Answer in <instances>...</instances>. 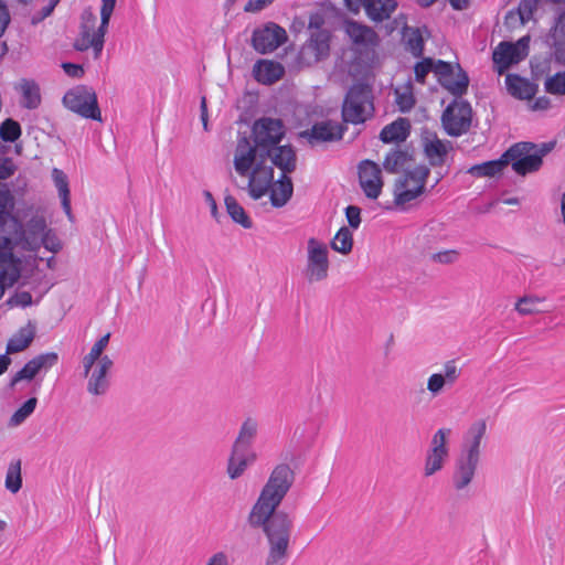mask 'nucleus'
Masks as SVG:
<instances>
[{
    "mask_svg": "<svg viewBox=\"0 0 565 565\" xmlns=\"http://www.w3.org/2000/svg\"><path fill=\"white\" fill-rule=\"evenodd\" d=\"M294 482V472L286 463L271 471L248 515L253 527H263L269 551L266 565H285L292 530V521L285 512H276Z\"/></svg>",
    "mask_w": 565,
    "mask_h": 565,
    "instance_id": "obj_1",
    "label": "nucleus"
},
{
    "mask_svg": "<svg viewBox=\"0 0 565 565\" xmlns=\"http://www.w3.org/2000/svg\"><path fill=\"white\" fill-rule=\"evenodd\" d=\"M100 23L97 25V17L90 9H85L81 15L79 33L74 47L77 51L93 49L99 56L104 47V28L106 26V0H100Z\"/></svg>",
    "mask_w": 565,
    "mask_h": 565,
    "instance_id": "obj_2",
    "label": "nucleus"
},
{
    "mask_svg": "<svg viewBox=\"0 0 565 565\" xmlns=\"http://www.w3.org/2000/svg\"><path fill=\"white\" fill-rule=\"evenodd\" d=\"M373 92L369 85L354 84L347 93L342 105L345 122L363 124L373 116Z\"/></svg>",
    "mask_w": 565,
    "mask_h": 565,
    "instance_id": "obj_3",
    "label": "nucleus"
},
{
    "mask_svg": "<svg viewBox=\"0 0 565 565\" xmlns=\"http://www.w3.org/2000/svg\"><path fill=\"white\" fill-rule=\"evenodd\" d=\"M429 174V168L424 164L405 169L394 184V203L397 206H404L420 196L425 191Z\"/></svg>",
    "mask_w": 565,
    "mask_h": 565,
    "instance_id": "obj_4",
    "label": "nucleus"
},
{
    "mask_svg": "<svg viewBox=\"0 0 565 565\" xmlns=\"http://www.w3.org/2000/svg\"><path fill=\"white\" fill-rule=\"evenodd\" d=\"M330 269L329 249L326 243L311 237L307 242L305 276L309 282L327 279Z\"/></svg>",
    "mask_w": 565,
    "mask_h": 565,
    "instance_id": "obj_5",
    "label": "nucleus"
},
{
    "mask_svg": "<svg viewBox=\"0 0 565 565\" xmlns=\"http://www.w3.org/2000/svg\"><path fill=\"white\" fill-rule=\"evenodd\" d=\"M503 158L507 160V167L511 164L513 171L519 175L536 172L542 166V160L539 153L536 154L533 142H518L511 146L503 153Z\"/></svg>",
    "mask_w": 565,
    "mask_h": 565,
    "instance_id": "obj_6",
    "label": "nucleus"
},
{
    "mask_svg": "<svg viewBox=\"0 0 565 565\" xmlns=\"http://www.w3.org/2000/svg\"><path fill=\"white\" fill-rule=\"evenodd\" d=\"M63 104L70 110L85 118L102 121V114L97 105L96 95L85 86H76L70 89L63 97Z\"/></svg>",
    "mask_w": 565,
    "mask_h": 565,
    "instance_id": "obj_7",
    "label": "nucleus"
},
{
    "mask_svg": "<svg viewBox=\"0 0 565 565\" xmlns=\"http://www.w3.org/2000/svg\"><path fill=\"white\" fill-rule=\"evenodd\" d=\"M472 109L469 103L456 99L447 106L441 116L443 126L449 136L467 132L471 125Z\"/></svg>",
    "mask_w": 565,
    "mask_h": 565,
    "instance_id": "obj_8",
    "label": "nucleus"
},
{
    "mask_svg": "<svg viewBox=\"0 0 565 565\" xmlns=\"http://www.w3.org/2000/svg\"><path fill=\"white\" fill-rule=\"evenodd\" d=\"M451 434L449 428L438 429L431 437L424 465V476L430 477L440 471L449 457L447 439Z\"/></svg>",
    "mask_w": 565,
    "mask_h": 565,
    "instance_id": "obj_9",
    "label": "nucleus"
},
{
    "mask_svg": "<svg viewBox=\"0 0 565 565\" xmlns=\"http://www.w3.org/2000/svg\"><path fill=\"white\" fill-rule=\"evenodd\" d=\"M49 225L43 215H33L24 225L21 223V230L15 236V247L25 252H38L41 247V239Z\"/></svg>",
    "mask_w": 565,
    "mask_h": 565,
    "instance_id": "obj_10",
    "label": "nucleus"
},
{
    "mask_svg": "<svg viewBox=\"0 0 565 565\" xmlns=\"http://www.w3.org/2000/svg\"><path fill=\"white\" fill-rule=\"evenodd\" d=\"M254 141L258 148L267 150L280 142L285 127L280 119L260 118L253 126Z\"/></svg>",
    "mask_w": 565,
    "mask_h": 565,
    "instance_id": "obj_11",
    "label": "nucleus"
},
{
    "mask_svg": "<svg viewBox=\"0 0 565 565\" xmlns=\"http://www.w3.org/2000/svg\"><path fill=\"white\" fill-rule=\"evenodd\" d=\"M286 40L287 33L284 28L276 23H267L254 30L252 45L258 53L267 54L282 45Z\"/></svg>",
    "mask_w": 565,
    "mask_h": 565,
    "instance_id": "obj_12",
    "label": "nucleus"
},
{
    "mask_svg": "<svg viewBox=\"0 0 565 565\" xmlns=\"http://www.w3.org/2000/svg\"><path fill=\"white\" fill-rule=\"evenodd\" d=\"M436 76L440 85L452 95L461 96L467 92L469 78L460 66L455 68L450 63L438 60Z\"/></svg>",
    "mask_w": 565,
    "mask_h": 565,
    "instance_id": "obj_13",
    "label": "nucleus"
},
{
    "mask_svg": "<svg viewBox=\"0 0 565 565\" xmlns=\"http://www.w3.org/2000/svg\"><path fill=\"white\" fill-rule=\"evenodd\" d=\"M248 178V193L254 200L262 199L269 192L274 183V169L268 164V159H260L247 174Z\"/></svg>",
    "mask_w": 565,
    "mask_h": 565,
    "instance_id": "obj_14",
    "label": "nucleus"
},
{
    "mask_svg": "<svg viewBox=\"0 0 565 565\" xmlns=\"http://www.w3.org/2000/svg\"><path fill=\"white\" fill-rule=\"evenodd\" d=\"M260 149L256 145L253 146L247 138L238 140L234 153V168L241 177H247L258 160L267 159Z\"/></svg>",
    "mask_w": 565,
    "mask_h": 565,
    "instance_id": "obj_15",
    "label": "nucleus"
},
{
    "mask_svg": "<svg viewBox=\"0 0 565 565\" xmlns=\"http://www.w3.org/2000/svg\"><path fill=\"white\" fill-rule=\"evenodd\" d=\"M487 434L486 419H478L473 422L462 436L459 455L472 458L480 461L481 458V443Z\"/></svg>",
    "mask_w": 565,
    "mask_h": 565,
    "instance_id": "obj_16",
    "label": "nucleus"
},
{
    "mask_svg": "<svg viewBox=\"0 0 565 565\" xmlns=\"http://www.w3.org/2000/svg\"><path fill=\"white\" fill-rule=\"evenodd\" d=\"M359 181L364 194L372 200L380 196L383 189L382 171L379 164L365 160L359 164Z\"/></svg>",
    "mask_w": 565,
    "mask_h": 565,
    "instance_id": "obj_17",
    "label": "nucleus"
},
{
    "mask_svg": "<svg viewBox=\"0 0 565 565\" xmlns=\"http://www.w3.org/2000/svg\"><path fill=\"white\" fill-rule=\"evenodd\" d=\"M58 361V355L56 352H46L39 354L31 359L29 362L24 364V366L17 372L10 381V386L13 387L15 384L22 380L31 381L36 374L41 371H47L53 367Z\"/></svg>",
    "mask_w": 565,
    "mask_h": 565,
    "instance_id": "obj_18",
    "label": "nucleus"
},
{
    "mask_svg": "<svg viewBox=\"0 0 565 565\" xmlns=\"http://www.w3.org/2000/svg\"><path fill=\"white\" fill-rule=\"evenodd\" d=\"M256 459L257 455L253 447L234 443L227 463V473L230 478L233 480L239 478L247 467L254 463Z\"/></svg>",
    "mask_w": 565,
    "mask_h": 565,
    "instance_id": "obj_19",
    "label": "nucleus"
},
{
    "mask_svg": "<svg viewBox=\"0 0 565 565\" xmlns=\"http://www.w3.org/2000/svg\"><path fill=\"white\" fill-rule=\"evenodd\" d=\"M423 148L426 159L433 167L445 164L449 152L454 149L450 141L441 140L434 134H427L423 138Z\"/></svg>",
    "mask_w": 565,
    "mask_h": 565,
    "instance_id": "obj_20",
    "label": "nucleus"
},
{
    "mask_svg": "<svg viewBox=\"0 0 565 565\" xmlns=\"http://www.w3.org/2000/svg\"><path fill=\"white\" fill-rule=\"evenodd\" d=\"M460 376V370L458 369L454 360L447 361L444 364L441 373H433L427 380V391L433 397L441 394L445 387H451Z\"/></svg>",
    "mask_w": 565,
    "mask_h": 565,
    "instance_id": "obj_21",
    "label": "nucleus"
},
{
    "mask_svg": "<svg viewBox=\"0 0 565 565\" xmlns=\"http://www.w3.org/2000/svg\"><path fill=\"white\" fill-rule=\"evenodd\" d=\"M21 276V260L13 253L0 252V299L8 287L13 286Z\"/></svg>",
    "mask_w": 565,
    "mask_h": 565,
    "instance_id": "obj_22",
    "label": "nucleus"
},
{
    "mask_svg": "<svg viewBox=\"0 0 565 565\" xmlns=\"http://www.w3.org/2000/svg\"><path fill=\"white\" fill-rule=\"evenodd\" d=\"M344 134L343 126L334 120H323L316 122L310 130L302 135L308 137L310 143L330 142L342 139Z\"/></svg>",
    "mask_w": 565,
    "mask_h": 565,
    "instance_id": "obj_23",
    "label": "nucleus"
},
{
    "mask_svg": "<svg viewBox=\"0 0 565 565\" xmlns=\"http://www.w3.org/2000/svg\"><path fill=\"white\" fill-rule=\"evenodd\" d=\"M21 230V221L8 211H0V252L13 253L15 236Z\"/></svg>",
    "mask_w": 565,
    "mask_h": 565,
    "instance_id": "obj_24",
    "label": "nucleus"
},
{
    "mask_svg": "<svg viewBox=\"0 0 565 565\" xmlns=\"http://www.w3.org/2000/svg\"><path fill=\"white\" fill-rule=\"evenodd\" d=\"M344 32L358 49H369L377 42V34L372 28L354 20L344 22Z\"/></svg>",
    "mask_w": 565,
    "mask_h": 565,
    "instance_id": "obj_25",
    "label": "nucleus"
},
{
    "mask_svg": "<svg viewBox=\"0 0 565 565\" xmlns=\"http://www.w3.org/2000/svg\"><path fill=\"white\" fill-rule=\"evenodd\" d=\"M479 463V460L458 455L452 473V484L456 490H465L472 482Z\"/></svg>",
    "mask_w": 565,
    "mask_h": 565,
    "instance_id": "obj_26",
    "label": "nucleus"
},
{
    "mask_svg": "<svg viewBox=\"0 0 565 565\" xmlns=\"http://www.w3.org/2000/svg\"><path fill=\"white\" fill-rule=\"evenodd\" d=\"M270 158V163L281 170V174L288 175L296 169L297 157L290 146H274L266 150V156Z\"/></svg>",
    "mask_w": 565,
    "mask_h": 565,
    "instance_id": "obj_27",
    "label": "nucleus"
},
{
    "mask_svg": "<svg viewBox=\"0 0 565 565\" xmlns=\"http://www.w3.org/2000/svg\"><path fill=\"white\" fill-rule=\"evenodd\" d=\"M505 87L512 97L520 100H530L537 92V84L518 74L505 76Z\"/></svg>",
    "mask_w": 565,
    "mask_h": 565,
    "instance_id": "obj_28",
    "label": "nucleus"
},
{
    "mask_svg": "<svg viewBox=\"0 0 565 565\" xmlns=\"http://www.w3.org/2000/svg\"><path fill=\"white\" fill-rule=\"evenodd\" d=\"M253 74L258 83L270 85L284 76L285 68L278 62L260 60L254 65Z\"/></svg>",
    "mask_w": 565,
    "mask_h": 565,
    "instance_id": "obj_29",
    "label": "nucleus"
},
{
    "mask_svg": "<svg viewBox=\"0 0 565 565\" xmlns=\"http://www.w3.org/2000/svg\"><path fill=\"white\" fill-rule=\"evenodd\" d=\"M493 64L497 72L502 75L511 65L522 61L521 56L512 49L511 42H501L494 49L492 54Z\"/></svg>",
    "mask_w": 565,
    "mask_h": 565,
    "instance_id": "obj_30",
    "label": "nucleus"
},
{
    "mask_svg": "<svg viewBox=\"0 0 565 565\" xmlns=\"http://www.w3.org/2000/svg\"><path fill=\"white\" fill-rule=\"evenodd\" d=\"M35 326L29 321L26 326L20 328L8 341L6 354H13L24 351L30 347L35 337Z\"/></svg>",
    "mask_w": 565,
    "mask_h": 565,
    "instance_id": "obj_31",
    "label": "nucleus"
},
{
    "mask_svg": "<svg viewBox=\"0 0 565 565\" xmlns=\"http://www.w3.org/2000/svg\"><path fill=\"white\" fill-rule=\"evenodd\" d=\"M396 0H365L364 9L366 15L375 22H382L391 18L396 10Z\"/></svg>",
    "mask_w": 565,
    "mask_h": 565,
    "instance_id": "obj_32",
    "label": "nucleus"
},
{
    "mask_svg": "<svg viewBox=\"0 0 565 565\" xmlns=\"http://www.w3.org/2000/svg\"><path fill=\"white\" fill-rule=\"evenodd\" d=\"M539 0H522L515 11H510L505 17V23L510 28L524 25L533 19L537 10Z\"/></svg>",
    "mask_w": 565,
    "mask_h": 565,
    "instance_id": "obj_33",
    "label": "nucleus"
},
{
    "mask_svg": "<svg viewBox=\"0 0 565 565\" xmlns=\"http://www.w3.org/2000/svg\"><path fill=\"white\" fill-rule=\"evenodd\" d=\"M292 183L288 175L281 174V177L271 185L269 189L270 202L275 207L284 206L292 195Z\"/></svg>",
    "mask_w": 565,
    "mask_h": 565,
    "instance_id": "obj_34",
    "label": "nucleus"
},
{
    "mask_svg": "<svg viewBox=\"0 0 565 565\" xmlns=\"http://www.w3.org/2000/svg\"><path fill=\"white\" fill-rule=\"evenodd\" d=\"M330 31L311 32L305 50L313 54L316 60L319 61L328 56L330 51Z\"/></svg>",
    "mask_w": 565,
    "mask_h": 565,
    "instance_id": "obj_35",
    "label": "nucleus"
},
{
    "mask_svg": "<svg viewBox=\"0 0 565 565\" xmlns=\"http://www.w3.org/2000/svg\"><path fill=\"white\" fill-rule=\"evenodd\" d=\"M17 88L22 95L21 106L26 109H35L41 104L40 87L35 81L22 78Z\"/></svg>",
    "mask_w": 565,
    "mask_h": 565,
    "instance_id": "obj_36",
    "label": "nucleus"
},
{
    "mask_svg": "<svg viewBox=\"0 0 565 565\" xmlns=\"http://www.w3.org/2000/svg\"><path fill=\"white\" fill-rule=\"evenodd\" d=\"M507 168V160L503 154L497 160L486 161L479 164H475L467 170V173L476 178H494L503 173Z\"/></svg>",
    "mask_w": 565,
    "mask_h": 565,
    "instance_id": "obj_37",
    "label": "nucleus"
},
{
    "mask_svg": "<svg viewBox=\"0 0 565 565\" xmlns=\"http://www.w3.org/2000/svg\"><path fill=\"white\" fill-rule=\"evenodd\" d=\"M409 135V122L407 119L399 118L392 124L385 126L381 134L380 138L383 142H398L404 141Z\"/></svg>",
    "mask_w": 565,
    "mask_h": 565,
    "instance_id": "obj_38",
    "label": "nucleus"
},
{
    "mask_svg": "<svg viewBox=\"0 0 565 565\" xmlns=\"http://www.w3.org/2000/svg\"><path fill=\"white\" fill-rule=\"evenodd\" d=\"M52 179L58 191V196L61 199L63 210L67 216L71 217L72 212L67 175L61 169L54 168L52 170Z\"/></svg>",
    "mask_w": 565,
    "mask_h": 565,
    "instance_id": "obj_39",
    "label": "nucleus"
},
{
    "mask_svg": "<svg viewBox=\"0 0 565 565\" xmlns=\"http://www.w3.org/2000/svg\"><path fill=\"white\" fill-rule=\"evenodd\" d=\"M106 361L102 360L97 366L86 377L88 379L87 391L93 395H102L105 393Z\"/></svg>",
    "mask_w": 565,
    "mask_h": 565,
    "instance_id": "obj_40",
    "label": "nucleus"
},
{
    "mask_svg": "<svg viewBox=\"0 0 565 565\" xmlns=\"http://www.w3.org/2000/svg\"><path fill=\"white\" fill-rule=\"evenodd\" d=\"M106 349V335H103L98 339V341L93 345L88 354L83 358V376L87 377L95 365L96 362H100L102 360L106 361V358L102 359V353Z\"/></svg>",
    "mask_w": 565,
    "mask_h": 565,
    "instance_id": "obj_41",
    "label": "nucleus"
},
{
    "mask_svg": "<svg viewBox=\"0 0 565 565\" xmlns=\"http://www.w3.org/2000/svg\"><path fill=\"white\" fill-rule=\"evenodd\" d=\"M395 103L402 113H408L415 106L416 98L411 82L395 88Z\"/></svg>",
    "mask_w": 565,
    "mask_h": 565,
    "instance_id": "obj_42",
    "label": "nucleus"
},
{
    "mask_svg": "<svg viewBox=\"0 0 565 565\" xmlns=\"http://www.w3.org/2000/svg\"><path fill=\"white\" fill-rule=\"evenodd\" d=\"M225 205L227 213L234 222L241 224L244 228H250L253 226L249 216L246 214L243 206L233 196L225 198Z\"/></svg>",
    "mask_w": 565,
    "mask_h": 565,
    "instance_id": "obj_43",
    "label": "nucleus"
},
{
    "mask_svg": "<svg viewBox=\"0 0 565 565\" xmlns=\"http://www.w3.org/2000/svg\"><path fill=\"white\" fill-rule=\"evenodd\" d=\"M6 489L11 493H17L22 488L21 460L15 459L9 463L6 475Z\"/></svg>",
    "mask_w": 565,
    "mask_h": 565,
    "instance_id": "obj_44",
    "label": "nucleus"
},
{
    "mask_svg": "<svg viewBox=\"0 0 565 565\" xmlns=\"http://www.w3.org/2000/svg\"><path fill=\"white\" fill-rule=\"evenodd\" d=\"M257 430H258V423L256 422V419L247 418L242 424L238 435L234 443L243 445V446H247V447H253V444L257 436Z\"/></svg>",
    "mask_w": 565,
    "mask_h": 565,
    "instance_id": "obj_45",
    "label": "nucleus"
},
{
    "mask_svg": "<svg viewBox=\"0 0 565 565\" xmlns=\"http://www.w3.org/2000/svg\"><path fill=\"white\" fill-rule=\"evenodd\" d=\"M333 250L347 255L352 250L353 247V234L352 232L343 226L341 227L331 242Z\"/></svg>",
    "mask_w": 565,
    "mask_h": 565,
    "instance_id": "obj_46",
    "label": "nucleus"
},
{
    "mask_svg": "<svg viewBox=\"0 0 565 565\" xmlns=\"http://www.w3.org/2000/svg\"><path fill=\"white\" fill-rule=\"evenodd\" d=\"M409 160L406 151L392 150L388 152L383 161V167L387 172L396 173L404 169Z\"/></svg>",
    "mask_w": 565,
    "mask_h": 565,
    "instance_id": "obj_47",
    "label": "nucleus"
},
{
    "mask_svg": "<svg viewBox=\"0 0 565 565\" xmlns=\"http://www.w3.org/2000/svg\"><path fill=\"white\" fill-rule=\"evenodd\" d=\"M404 40L407 49L414 56L422 55L424 41L418 29L406 28L404 31Z\"/></svg>",
    "mask_w": 565,
    "mask_h": 565,
    "instance_id": "obj_48",
    "label": "nucleus"
},
{
    "mask_svg": "<svg viewBox=\"0 0 565 565\" xmlns=\"http://www.w3.org/2000/svg\"><path fill=\"white\" fill-rule=\"evenodd\" d=\"M36 404L38 399L35 397L25 401L23 405L12 414L9 425L12 427L21 425L34 412Z\"/></svg>",
    "mask_w": 565,
    "mask_h": 565,
    "instance_id": "obj_49",
    "label": "nucleus"
},
{
    "mask_svg": "<svg viewBox=\"0 0 565 565\" xmlns=\"http://www.w3.org/2000/svg\"><path fill=\"white\" fill-rule=\"evenodd\" d=\"M21 136L20 124L11 118L0 125V138L7 142H14Z\"/></svg>",
    "mask_w": 565,
    "mask_h": 565,
    "instance_id": "obj_50",
    "label": "nucleus"
},
{
    "mask_svg": "<svg viewBox=\"0 0 565 565\" xmlns=\"http://www.w3.org/2000/svg\"><path fill=\"white\" fill-rule=\"evenodd\" d=\"M545 89L553 95H565V72H558L545 82Z\"/></svg>",
    "mask_w": 565,
    "mask_h": 565,
    "instance_id": "obj_51",
    "label": "nucleus"
},
{
    "mask_svg": "<svg viewBox=\"0 0 565 565\" xmlns=\"http://www.w3.org/2000/svg\"><path fill=\"white\" fill-rule=\"evenodd\" d=\"M436 65L437 61L433 58H424L423 61L418 62L414 67L416 81L419 83H424L426 76L430 72L436 74Z\"/></svg>",
    "mask_w": 565,
    "mask_h": 565,
    "instance_id": "obj_52",
    "label": "nucleus"
},
{
    "mask_svg": "<svg viewBox=\"0 0 565 565\" xmlns=\"http://www.w3.org/2000/svg\"><path fill=\"white\" fill-rule=\"evenodd\" d=\"M41 246H43L46 250L56 254L62 249V242L57 237L54 230L47 227L41 239Z\"/></svg>",
    "mask_w": 565,
    "mask_h": 565,
    "instance_id": "obj_53",
    "label": "nucleus"
},
{
    "mask_svg": "<svg viewBox=\"0 0 565 565\" xmlns=\"http://www.w3.org/2000/svg\"><path fill=\"white\" fill-rule=\"evenodd\" d=\"M539 303L540 300L537 298L523 297L516 302L515 309L520 315H531L539 311Z\"/></svg>",
    "mask_w": 565,
    "mask_h": 565,
    "instance_id": "obj_54",
    "label": "nucleus"
},
{
    "mask_svg": "<svg viewBox=\"0 0 565 565\" xmlns=\"http://www.w3.org/2000/svg\"><path fill=\"white\" fill-rule=\"evenodd\" d=\"M345 216L349 225L353 230H358L361 224V209L355 205H349L345 209Z\"/></svg>",
    "mask_w": 565,
    "mask_h": 565,
    "instance_id": "obj_55",
    "label": "nucleus"
},
{
    "mask_svg": "<svg viewBox=\"0 0 565 565\" xmlns=\"http://www.w3.org/2000/svg\"><path fill=\"white\" fill-rule=\"evenodd\" d=\"M8 302L11 306L26 307L32 303V295L29 291L15 292Z\"/></svg>",
    "mask_w": 565,
    "mask_h": 565,
    "instance_id": "obj_56",
    "label": "nucleus"
},
{
    "mask_svg": "<svg viewBox=\"0 0 565 565\" xmlns=\"http://www.w3.org/2000/svg\"><path fill=\"white\" fill-rule=\"evenodd\" d=\"M458 254L455 250H444L433 255V259L440 264H451L456 262Z\"/></svg>",
    "mask_w": 565,
    "mask_h": 565,
    "instance_id": "obj_57",
    "label": "nucleus"
},
{
    "mask_svg": "<svg viewBox=\"0 0 565 565\" xmlns=\"http://www.w3.org/2000/svg\"><path fill=\"white\" fill-rule=\"evenodd\" d=\"M324 25V17L322 13H313L309 18V30L311 32H319V31H328L327 29H323Z\"/></svg>",
    "mask_w": 565,
    "mask_h": 565,
    "instance_id": "obj_58",
    "label": "nucleus"
},
{
    "mask_svg": "<svg viewBox=\"0 0 565 565\" xmlns=\"http://www.w3.org/2000/svg\"><path fill=\"white\" fill-rule=\"evenodd\" d=\"M529 44H530V35H524L519 39L515 43H512V49L516 51V53L523 60L529 53Z\"/></svg>",
    "mask_w": 565,
    "mask_h": 565,
    "instance_id": "obj_59",
    "label": "nucleus"
},
{
    "mask_svg": "<svg viewBox=\"0 0 565 565\" xmlns=\"http://www.w3.org/2000/svg\"><path fill=\"white\" fill-rule=\"evenodd\" d=\"M275 0H248V2L245 4L244 10L246 12H259L269 4H271Z\"/></svg>",
    "mask_w": 565,
    "mask_h": 565,
    "instance_id": "obj_60",
    "label": "nucleus"
},
{
    "mask_svg": "<svg viewBox=\"0 0 565 565\" xmlns=\"http://www.w3.org/2000/svg\"><path fill=\"white\" fill-rule=\"evenodd\" d=\"M11 21L10 13L6 3L0 0V38L4 34Z\"/></svg>",
    "mask_w": 565,
    "mask_h": 565,
    "instance_id": "obj_61",
    "label": "nucleus"
},
{
    "mask_svg": "<svg viewBox=\"0 0 565 565\" xmlns=\"http://www.w3.org/2000/svg\"><path fill=\"white\" fill-rule=\"evenodd\" d=\"M14 172L13 163L9 158H0V180H6Z\"/></svg>",
    "mask_w": 565,
    "mask_h": 565,
    "instance_id": "obj_62",
    "label": "nucleus"
},
{
    "mask_svg": "<svg viewBox=\"0 0 565 565\" xmlns=\"http://www.w3.org/2000/svg\"><path fill=\"white\" fill-rule=\"evenodd\" d=\"M62 67L64 72L74 78H78L84 74V70L81 65L74 63H63Z\"/></svg>",
    "mask_w": 565,
    "mask_h": 565,
    "instance_id": "obj_63",
    "label": "nucleus"
},
{
    "mask_svg": "<svg viewBox=\"0 0 565 565\" xmlns=\"http://www.w3.org/2000/svg\"><path fill=\"white\" fill-rule=\"evenodd\" d=\"M205 565H228V556L224 552L213 554Z\"/></svg>",
    "mask_w": 565,
    "mask_h": 565,
    "instance_id": "obj_64",
    "label": "nucleus"
}]
</instances>
